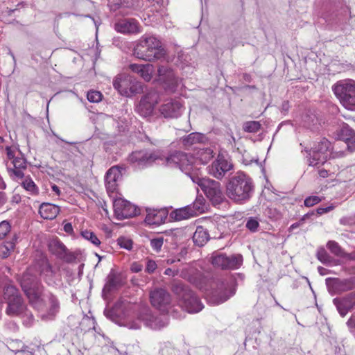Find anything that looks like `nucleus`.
<instances>
[{
    "label": "nucleus",
    "mask_w": 355,
    "mask_h": 355,
    "mask_svg": "<svg viewBox=\"0 0 355 355\" xmlns=\"http://www.w3.org/2000/svg\"><path fill=\"white\" fill-rule=\"evenodd\" d=\"M254 190L252 180L243 173H237L226 186L227 197L236 203L243 204L251 198Z\"/></svg>",
    "instance_id": "nucleus-1"
},
{
    "label": "nucleus",
    "mask_w": 355,
    "mask_h": 355,
    "mask_svg": "<svg viewBox=\"0 0 355 355\" xmlns=\"http://www.w3.org/2000/svg\"><path fill=\"white\" fill-rule=\"evenodd\" d=\"M134 55L140 60L154 62L164 58L166 54L161 42L153 36H143L133 50Z\"/></svg>",
    "instance_id": "nucleus-2"
},
{
    "label": "nucleus",
    "mask_w": 355,
    "mask_h": 355,
    "mask_svg": "<svg viewBox=\"0 0 355 355\" xmlns=\"http://www.w3.org/2000/svg\"><path fill=\"white\" fill-rule=\"evenodd\" d=\"M21 286L31 305L37 310H43L46 306L43 287L30 271L23 274Z\"/></svg>",
    "instance_id": "nucleus-3"
},
{
    "label": "nucleus",
    "mask_w": 355,
    "mask_h": 355,
    "mask_svg": "<svg viewBox=\"0 0 355 355\" xmlns=\"http://www.w3.org/2000/svg\"><path fill=\"white\" fill-rule=\"evenodd\" d=\"M172 291L178 296L180 306L188 313L200 311L203 305L195 293L181 282H175L172 286Z\"/></svg>",
    "instance_id": "nucleus-4"
},
{
    "label": "nucleus",
    "mask_w": 355,
    "mask_h": 355,
    "mask_svg": "<svg viewBox=\"0 0 355 355\" xmlns=\"http://www.w3.org/2000/svg\"><path fill=\"white\" fill-rule=\"evenodd\" d=\"M141 322L153 329H160L166 327L168 321L167 316H154L148 308H144L141 310L137 320L129 322L128 325L131 329H138L141 327Z\"/></svg>",
    "instance_id": "nucleus-5"
},
{
    "label": "nucleus",
    "mask_w": 355,
    "mask_h": 355,
    "mask_svg": "<svg viewBox=\"0 0 355 355\" xmlns=\"http://www.w3.org/2000/svg\"><path fill=\"white\" fill-rule=\"evenodd\" d=\"M334 92L340 103L347 110H355V81L343 80L334 87Z\"/></svg>",
    "instance_id": "nucleus-6"
},
{
    "label": "nucleus",
    "mask_w": 355,
    "mask_h": 355,
    "mask_svg": "<svg viewBox=\"0 0 355 355\" xmlns=\"http://www.w3.org/2000/svg\"><path fill=\"white\" fill-rule=\"evenodd\" d=\"M3 299L6 300L8 306L6 311L10 316H17L23 314L26 306L17 289L13 286H7L3 289Z\"/></svg>",
    "instance_id": "nucleus-7"
},
{
    "label": "nucleus",
    "mask_w": 355,
    "mask_h": 355,
    "mask_svg": "<svg viewBox=\"0 0 355 355\" xmlns=\"http://www.w3.org/2000/svg\"><path fill=\"white\" fill-rule=\"evenodd\" d=\"M193 182L198 184L206 196L214 205H219L225 199L221 185L219 182L209 178H192Z\"/></svg>",
    "instance_id": "nucleus-8"
},
{
    "label": "nucleus",
    "mask_w": 355,
    "mask_h": 355,
    "mask_svg": "<svg viewBox=\"0 0 355 355\" xmlns=\"http://www.w3.org/2000/svg\"><path fill=\"white\" fill-rule=\"evenodd\" d=\"M331 150V142L325 138L314 144L313 147L309 150L307 157L309 164L310 166H318L326 162Z\"/></svg>",
    "instance_id": "nucleus-9"
},
{
    "label": "nucleus",
    "mask_w": 355,
    "mask_h": 355,
    "mask_svg": "<svg viewBox=\"0 0 355 355\" xmlns=\"http://www.w3.org/2000/svg\"><path fill=\"white\" fill-rule=\"evenodd\" d=\"M235 293V282L232 277L221 278L215 282L213 297L217 304L225 302Z\"/></svg>",
    "instance_id": "nucleus-10"
},
{
    "label": "nucleus",
    "mask_w": 355,
    "mask_h": 355,
    "mask_svg": "<svg viewBox=\"0 0 355 355\" xmlns=\"http://www.w3.org/2000/svg\"><path fill=\"white\" fill-rule=\"evenodd\" d=\"M166 164L171 167H178L182 172L189 174L196 164L195 157L182 152H175L166 159Z\"/></svg>",
    "instance_id": "nucleus-11"
},
{
    "label": "nucleus",
    "mask_w": 355,
    "mask_h": 355,
    "mask_svg": "<svg viewBox=\"0 0 355 355\" xmlns=\"http://www.w3.org/2000/svg\"><path fill=\"white\" fill-rule=\"evenodd\" d=\"M211 262L216 268L234 270L242 265L243 257L239 254L227 257L223 254L215 252L211 257Z\"/></svg>",
    "instance_id": "nucleus-12"
},
{
    "label": "nucleus",
    "mask_w": 355,
    "mask_h": 355,
    "mask_svg": "<svg viewBox=\"0 0 355 355\" xmlns=\"http://www.w3.org/2000/svg\"><path fill=\"white\" fill-rule=\"evenodd\" d=\"M152 306L162 313H168L171 308V296L165 289L156 288L150 292Z\"/></svg>",
    "instance_id": "nucleus-13"
},
{
    "label": "nucleus",
    "mask_w": 355,
    "mask_h": 355,
    "mask_svg": "<svg viewBox=\"0 0 355 355\" xmlns=\"http://www.w3.org/2000/svg\"><path fill=\"white\" fill-rule=\"evenodd\" d=\"M159 101V94L155 90H151L142 97L136 110L143 117L150 116Z\"/></svg>",
    "instance_id": "nucleus-14"
},
{
    "label": "nucleus",
    "mask_w": 355,
    "mask_h": 355,
    "mask_svg": "<svg viewBox=\"0 0 355 355\" xmlns=\"http://www.w3.org/2000/svg\"><path fill=\"white\" fill-rule=\"evenodd\" d=\"M113 207L114 215L119 220L133 217L139 213L135 205L123 198L115 199Z\"/></svg>",
    "instance_id": "nucleus-15"
},
{
    "label": "nucleus",
    "mask_w": 355,
    "mask_h": 355,
    "mask_svg": "<svg viewBox=\"0 0 355 355\" xmlns=\"http://www.w3.org/2000/svg\"><path fill=\"white\" fill-rule=\"evenodd\" d=\"M208 173L216 179H222L225 173L233 168L232 162L223 156H218L217 159L207 166Z\"/></svg>",
    "instance_id": "nucleus-16"
},
{
    "label": "nucleus",
    "mask_w": 355,
    "mask_h": 355,
    "mask_svg": "<svg viewBox=\"0 0 355 355\" xmlns=\"http://www.w3.org/2000/svg\"><path fill=\"white\" fill-rule=\"evenodd\" d=\"M159 158L155 153L147 150L133 152L128 157L130 163L139 168L148 166Z\"/></svg>",
    "instance_id": "nucleus-17"
},
{
    "label": "nucleus",
    "mask_w": 355,
    "mask_h": 355,
    "mask_svg": "<svg viewBox=\"0 0 355 355\" xmlns=\"http://www.w3.org/2000/svg\"><path fill=\"white\" fill-rule=\"evenodd\" d=\"M182 104L180 100L169 99L160 106L159 112L165 118H178L182 114Z\"/></svg>",
    "instance_id": "nucleus-18"
},
{
    "label": "nucleus",
    "mask_w": 355,
    "mask_h": 355,
    "mask_svg": "<svg viewBox=\"0 0 355 355\" xmlns=\"http://www.w3.org/2000/svg\"><path fill=\"white\" fill-rule=\"evenodd\" d=\"M157 80L169 89L178 85V80L170 67L159 65L157 68Z\"/></svg>",
    "instance_id": "nucleus-19"
},
{
    "label": "nucleus",
    "mask_w": 355,
    "mask_h": 355,
    "mask_svg": "<svg viewBox=\"0 0 355 355\" xmlns=\"http://www.w3.org/2000/svg\"><path fill=\"white\" fill-rule=\"evenodd\" d=\"M130 77L125 73L117 75L113 80V86L121 95L129 96L135 90L130 86Z\"/></svg>",
    "instance_id": "nucleus-20"
},
{
    "label": "nucleus",
    "mask_w": 355,
    "mask_h": 355,
    "mask_svg": "<svg viewBox=\"0 0 355 355\" xmlns=\"http://www.w3.org/2000/svg\"><path fill=\"white\" fill-rule=\"evenodd\" d=\"M121 177V172L119 166H112L108 170L105 175V187L107 192L113 193L116 191L118 182Z\"/></svg>",
    "instance_id": "nucleus-21"
},
{
    "label": "nucleus",
    "mask_w": 355,
    "mask_h": 355,
    "mask_svg": "<svg viewBox=\"0 0 355 355\" xmlns=\"http://www.w3.org/2000/svg\"><path fill=\"white\" fill-rule=\"evenodd\" d=\"M35 268L40 272V275L44 277L46 281L51 279L55 273L46 256L42 253H40L39 257L36 259Z\"/></svg>",
    "instance_id": "nucleus-22"
},
{
    "label": "nucleus",
    "mask_w": 355,
    "mask_h": 355,
    "mask_svg": "<svg viewBox=\"0 0 355 355\" xmlns=\"http://www.w3.org/2000/svg\"><path fill=\"white\" fill-rule=\"evenodd\" d=\"M116 31L122 33L135 34L141 32L139 23L135 19H125L115 24Z\"/></svg>",
    "instance_id": "nucleus-23"
},
{
    "label": "nucleus",
    "mask_w": 355,
    "mask_h": 355,
    "mask_svg": "<svg viewBox=\"0 0 355 355\" xmlns=\"http://www.w3.org/2000/svg\"><path fill=\"white\" fill-rule=\"evenodd\" d=\"M334 303L336 306L339 313L345 316L349 311L355 306V293H350L342 299H334Z\"/></svg>",
    "instance_id": "nucleus-24"
},
{
    "label": "nucleus",
    "mask_w": 355,
    "mask_h": 355,
    "mask_svg": "<svg viewBox=\"0 0 355 355\" xmlns=\"http://www.w3.org/2000/svg\"><path fill=\"white\" fill-rule=\"evenodd\" d=\"M338 137L346 144L347 151L352 153L355 150V132L349 125H343L339 130Z\"/></svg>",
    "instance_id": "nucleus-25"
},
{
    "label": "nucleus",
    "mask_w": 355,
    "mask_h": 355,
    "mask_svg": "<svg viewBox=\"0 0 355 355\" xmlns=\"http://www.w3.org/2000/svg\"><path fill=\"white\" fill-rule=\"evenodd\" d=\"M128 68L132 72L139 75L140 77L146 82H149L153 78V73L154 72V67L153 64H130Z\"/></svg>",
    "instance_id": "nucleus-26"
},
{
    "label": "nucleus",
    "mask_w": 355,
    "mask_h": 355,
    "mask_svg": "<svg viewBox=\"0 0 355 355\" xmlns=\"http://www.w3.org/2000/svg\"><path fill=\"white\" fill-rule=\"evenodd\" d=\"M60 212V207L51 203H42L39 209L42 218L46 220L54 219Z\"/></svg>",
    "instance_id": "nucleus-27"
},
{
    "label": "nucleus",
    "mask_w": 355,
    "mask_h": 355,
    "mask_svg": "<svg viewBox=\"0 0 355 355\" xmlns=\"http://www.w3.org/2000/svg\"><path fill=\"white\" fill-rule=\"evenodd\" d=\"M49 248L50 251L55 254L58 258L63 259L67 262H71L76 259L75 255L73 253L69 252L65 245H49Z\"/></svg>",
    "instance_id": "nucleus-28"
},
{
    "label": "nucleus",
    "mask_w": 355,
    "mask_h": 355,
    "mask_svg": "<svg viewBox=\"0 0 355 355\" xmlns=\"http://www.w3.org/2000/svg\"><path fill=\"white\" fill-rule=\"evenodd\" d=\"M182 234V230L180 229H177L171 231L169 233H166L165 235L158 236L156 238L149 239L150 244H163L164 242L166 243H173L176 242L175 240H173L175 237H178Z\"/></svg>",
    "instance_id": "nucleus-29"
},
{
    "label": "nucleus",
    "mask_w": 355,
    "mask_h": 355,
    "mask_svg": "<svg viewBox=\"0 0 355 355\" xmlns=\"http://www.w3.org/2000/svg\"><path fill=\"white\" fill-rule=\"evenodd\" d=\"M166 217L164 211L153 210L148 212L145 221L149 225H159Z\"/></svg>",
    "instance_id": "nucleus-30"
},
{
    "label": "nucleus",
    "mask_w": 355,
    "mask_h": 355,
    "mask_svg": "<svg viewBox=\"0 0 355 355\" xmlns=\"http://www.w3.org/2000/svg\"><path fill=\"white\" fill-rule=\"evenodd\" d=\"M196 164H205L214 157V152L210 148L200 149L195 153Z\"/></svg>",
    "instance_id": "nucleus-31"
},
{
    "label": "nucleus",
    "mask_w": 355,
    "mask_h": 355,
    "mask_svg": "<svg viewBox=\"0 0 355 355\" xmlns=\"http://www.w3.org/2000/svg\"><path fill=\"white\" fill-rule=\"evenodd\" d=\"M193 216V211L189 205L178 209L171 213V217L175 220H185Z\"/></svg>",
    "instance_id": "nucleus-32"
},
{
    "label": "nucleus",
    "mask_w": 355,
    "mask_h": 355,
    "mask_svg": "<svg viewBox=\"0 0 355 355\" xmlns=\"http://www.w3.org/2000/svg\"><path fill=\"white\" fill-rule=\"evenodd\" d=\"M209 239V234L206 229L201 226L197 227L193 235V241L195 244H203Z\"/></svg>",
    "instance_id": "nucleus-33"
},
{
    "label": "nucleus",
    "mask_w": 355,
    "mask_h": 355,
    "mask_svg": "<svg viewBox=\"0 0 355 355\" xmlns=\"http://www.w3.org/2000/svg\"><path fill=\"white\" fill-rule=\"evenodd\" d=\"M205 137L199 132H192L182 139V143L185 146H190L196 144L203 142Z\"/></svg>",
    "instance_id": "nucleus-34"
},
{
    "label": "nucleus",
    "mask_w": 355,
    "mask_h": 355,
    "mask_svg": "<svg viewBox=\"0 0 355 355\" xmlns=\"http://www.w3.org/2000/svg\"><path fill=\"white\" fill-rule=\"evenodd\" d=\"M261 124L258 121H247L243 125V129L247 132H257L259 130Z\"/></svg>",
    "instance_id": "nucleus-35"
},
{
    "label": "nucleus",
    "mask_w": 355,
    "mask_h": 355,
    "mask_svg": "<svg viewBox=\"0 0 355 355\" xmlns=\"http://www.w3.org/2000/svg\"><path fill=\"white\" fill-rule=\"evenodd\" d=\"M80 234L85 240L91 242L92 244H101V241L92 232L85 230H83Z\"/></svg>",
    "instance_id": "nucleus-36"
},
{
    "label": "nucleus",
    "mask_w": 355,
    "mask_h": 355,
    "mask_svg": "<svg viewBox=\"0 0 355 355\" xmlns=\"http://www.w3.org/2000/svg\"><path fill=\"white\" fill-rule=\"evenodd\" d=\"M193 211V216L204 212L205 204L202 200H196L192 205H189Z\"/></svg>",
    "instance_id": "nucleus-37"
},
{
    "label": "nucleus",
    "mask_w": 355,
    "mask_h": 355,
    "mask_svg": "<svg viewBox=\"0 0 355 355\" xmlns=\"http://www.w3.org/2000/svg\"><path fill=\"white\" fill-rule=\"evenodd\" d=\"M10 224L7 220H3L0 223V240L4 239L10 231Z\"/></svg>",
    "instance_id": "nucleus-38"
},
{
    "label": "nucleus",
    "mask_w": 355,
    "mask_h": 355,
    "mask_svg": "<svg viewBox=\"0 0 355 355\" xmlns=\"http://www.w3.org/2000/svg\"><path fill=\"white\" fill-rule=\"evenodd\" d=\"M49 303H50V312L51 315H54L59 309V303L56 299V297L50 294L49 296H47Z\"/></svg>",
    "instance_id": "nucleus-39"
},
{
    "label": "nucleus",
    "mask_w": 355,
    "mask_h": 355,
    "mask_svg": "<svg viewBox=\"0 0 355 355\" xmlns=\"http://www.w3.org/2000/svg\"><path fill=\"white\" fill-rule=\"evenodd\" d=\"M245 226L250 231L255 232L259 226V222L257 218L250 217L246 222Z\"/></svg>",
    "instance_id": "nucleus-40"
},
{
    "label": "nucleus",
    "mask_w": 355,
    "mask_h": 355,
    "mask_svg": "<svg viewBox=\"0 0 355 355\" xmlns=\"http://www.w3.org/2000/svg\"><path fill=\"white\" fill-rule=\"evenodd\" d=\"M87 100L92 103H98L101 101L102 94L98 91H90L87 92Z\"/></svg>",
    "instance_id": "nucleus-41"
},
{
    "label": "nucleus",
    "mask_w": 355,
    "mask_h": 355,
    "mask_svg": "<svg viewBox=\"0 0 355 355\" xmlns=\"http://www.w3.org/2000/svg\"><path fill=\"white\" fill-rule=\"evenodd\" d=\"M322 199L316 196H311L307 197L304 202V204L306 207H310L314 206L315 205L319 203Z\"/></svg>",
    "instance_id": "nucleus-42"
},
{
    "label": "nucleus",
    "mask_w": 355,
    "mask_h": 355,
    "mask_svg": "<svg viewBox=\"0 0 355 355\" xmlns=\"http://www.w3.org/2000/svg\"><path fill=\"white\" fill-rule=\"evenodd\" d=\"M22 184H23L24 188L26 190L31 191L32 193H36V191H37L36 186H35L34 182L31 179H26L23 182Z\"/></svg>",
    "instance_id": "nucleus-43"
},
{
    "label": "nucleus",
    "mask_w": 355,
    "mask_h": 355,
    "mask_svg": "<svg viewBox=\"0 0 355 355\" xmlns=\"http://www.w3.org/2000/svg\"><path fill=\"white\" fill-rule=\"evenodd\" d=\"M26 348L20 342L12 341L10 343V349L14 352H25Z\"/></svg>",
    "instance_id": "nucleus-44"
},
{
    "label": "nucleus",
    "mask_w": 355,
    "mask_h": 355,
    "mask_svg": "<svg viewBox=\"0 0 355 355\" xmlns=\"http://www.w3.org/2000/svg\"><path fill=\"white\" fill-rule=\"evenodd\" d=\"M12 164H13L14 168L24 169L26 167V161L22 157H16L13 159Z\"/></svg>",
    "instance_id": "nucleus-45"
},
{
    "label": "nucleus",
    "mask_w": 355,
    "mask_h": 355,
    "mask_svg": "<svg viewBox=\"0 0 355 355\" xmlns=\"http://www.w3.org/2000/svg\"><path fill=\"white\" fill-rule=\"evenodd\" d=\"M336 286L341 291H347L352 288L349 281L347 279L338 281L336 282Z\"/></svg>",
    "instance_id": "nucleus-46"
},
{
    "label": "nucleus",
    "mask_w": 355,
    "mask_h": 355,
    "mask_svg": "<svg viewBox=\"0 0 355 355\" xmlns=\"http://www.w3.org/2000/svg\"><path fill=\"white\" fill-rule=\"evenodd\" d=\"M8 171L10 176H14L17 178H22L24 177V173L22 172L21 168H11L10 167H8Z\"/></svg>",
    "instance_id": "nucleus-47"
},
{
    "label": "nucleus",
    "mask_w": 355,
    "mask_h": 355,
    "mask_svg": "<svg viewBox=\"0 0 355 355\" xmlns=\"http://www.w3.org/2000/svg\"><path fill=\"white\" fill-rule=\"evenodd\" d=\"M14 245H10V248H9L7 245H0V257L3 259L8 257Z\"/></svg>",
    "instance_id": "nucleus-48"
},
{
    "label": "nucleus",
    "mask_w": 355,
    "mask_h": 355,
    "mask_svg": "<svg viewBox=\"0 0 355 355\" xmlns=\"http://www.w3.org/2000/svg\"><path fill=\"white\" fill-rule=\"evenodd\" d=\"M329 248L331 252L334 253L338 257H344L345 253L340 247V245H329Z\"/></svg>",
    "instance_id": "nucleus-49"
},
{
    "label": "nucleus",
    "mask_w": 355,
    "mask_h": 355,
    "mask_svg": "<svg viewBox=\"0 0 355 355\" xmlns=\"http://www.w3.org/2000/svg\"><path fill=\"white\" fill-rule=\"evenodd\" d=\"M157 268V264L155 261L153 260H148L146 263V272L148 273H153Z\"/></svg>",
    "instance_id": "nucleus-50"
},
{
    "label": "nucleus",
    "mask_w": 355,
    "mask_h": 355,
    "mask_svg": "<svg viewBox=\"0 0 355 355\" xmlns=\"http://www.w3.org/2000/svg\"><path fill=\"white\" fill-rule=\"evenodd\" d=\"M347 324L350 329V332L355 337V315H352L347 321Z\"/></svg>",
    "instance_id": "nucleus-51"
},
{
    "label": "nucleus",
    "mask_w": 355,
    "mask_h": 355,
    "mask_svg": "<svg viewBox=\"0 0 355 355\" xmlns=\"http://www.w3.org/2000/svg\"><path fill=\"white\" fill-rule=\"evenodd\" d=\"M142 268H143V265L139 262H133L130 266L131 271H132L134 272H139L141 271Z\"/></svg>",
    "instance_id": "nucleus-52"
},
{
    "label": "nucleus",
    "mask_w": 355,
    "mask_h": 355,
    "mask_svg": "<svg viewBox=\"0 0 355 355\" xmlns=\"http://www.w3.org/2000/svg\"><path fill=\"white\" fill-rule=\"evenodd\" d=\"M334 209V206L330 205L327 207H319L316 209V212L318 215H322L323 214L327 213Z\"/></svg>",
    "instance_id": "nucleus-53"
},
{
    "label": "nucleus",
    "mask_w": 355,
    "mask_h": 355,
    "mask_svg": "<svg viewBox=\"0 0 355 355\" xmlns=\"http://www.w3.org/2000/svg\"><path fill=\"white\" fill-rule=\"evenodd\" d=\"M133 241L129 238H127L125 236H120L117 239V244H132Z\"/></svg>",
    "instance_id": "nucleus-54"
},
{
    "label": "nucleus",
    "mask_w": 355,
    "mask_h": 355,
    "mask_svg": "<svg viewBox=\"0 0 355 355\" xmlns=\"http://www.w3.org/2000/svg\"><path fill=\"white\" fill-rule=\"evenodd\" d=\"M330 155L333 158L342 157L345 155V151L335 150L330 153Z\"/></svg>",
    "instance_id": "nucleus-55"
},
{
    "label": "nucleus",
    "mask_w": 355,
    "mask_h": 355,
    "mask_svg": "<svg viewBox=\"0 0 355 355\" xmlns=\"http://www.w3.org/2000/svg\"><path fill=\"white\" fill-rule=\"evenodd\" d=\"M318 257L322 262H324V261H327V254H326L325 252H324V250L322 249H320L318 252Z\"/></svg>",
    "instance_id": "nucleus-56"
},
{
    "label": "nucleus",
    "mask_w": 355,
    "mask_h": 355,
    "mask_svg": "<svg viewBox=\"0 0 355 355\" xmlns=\"http://www.w3.org/2000/svg\"><path fill=\"white\" fill-rule=\"evenodd\" d=\"M64 230L68 234H71L73 232V227L71 223H66L64 224Z\"/></svg>",
    "instance_id": "nucleus-57"
},
{
    "label": "nucleus",
    "mask_w": 355,
    "mask_h": 355,
    "mask_svg": "<svg viewBox=\"0 0 355 355\" xmlns=\"http://www.w3.org/2000/svg\"><path fill=\"white\" fill-rule=\"evenodd\" d=\"M6 150L7 156H8V159L13 160V159H14V154H13V152L11 150V148L10 147H6Z\"/></svg>",
    "instance_id": "nucleus-58"
},
{
    "label": "nucleus",
    "mask_w": 355,
    "mask_h": 355,
    "mask_svg": "<svg viewBox=\"0 0 355 355\" xmlns=\"http://www.w3.org/2000/svg\"><path fill=\"white\" fill-rule=\"evenodd\" d=\"M319 175L322 178H327L328 176V172L327 170L322 169L319 171Z\"/></svg>",
    "instance_id": "nucleus-59"
},
{
    "label": "nucleus",
    "mask_w": 355,
    "mask_h": 355,
    "mask_svg": "<svg viewBox=\"0 0 355 355\" xmlns=\"http://www.w3.org/2000/svg\"><path fill=\"white\" fill-rule=\"evenodd\" d=\"M51 189L53 191H54L58 196L60 194V190L58 186L55 184L52 185Z\"/></svg>",
    "instance_id": "nucleus-60"
},
{
    "label": "nucleus",
    "mask_w": 355,
    "mask_h": 355,
    "mask_svg": "<svg viewBox=\"0 0 355 355\" xmlns=\"http://www.w3.org/2000/svg\"><path fill=\"white\" fill-rule=\"evenodd\" d=\"M313 215H314V211H311L310 213H308V214H306L303 216V217L302 218V220L304 221L307 218H309L310 216H313Z\"/></svg>",
    "instance_id": "nucleus-61"
},
{
    "label": "nucleus",
    "mask_w": 355,
    "mask_h": 355,
    "mask_svg": "<svg viewBox=\"0 0 355 355\" xmlns=\"http://www.w3.org/2000/svg\"><path fill=\"white\" fill-rule=\"evenodd\" d=\"M164 274L165 275H174V273L173 272V270L171 269V268H167L165 270V272H164Z\"/></svg>",
    "instance_id": "nucleus-62"
},
{
    "label": "nucleus",
    "mask_w": 355,
    "mask_h": 355,
    "mask_svg": "<svg viewBox=\"0 0 355 355\" xmlns=\"http://www.w3.org/2000/svg\"><path fill=\"white\" fill-rule=\"evenodd\" d=\"M121 248H123L129 251L132 250V245H120Z\"/></svg>",
    "instance_id": "nucleus-63"
},
{
    "label": "nucleus",
    "mask_w": 355,
    "mask_h": 355,
    "mask_svg": "<svg viewBox=\"0 0 355 355\" xmlns=\"http://www.w3.org/2000/svg\"><path fill=\"white\" fill-rule=\"evenodd\" d=\"M155 252H159L161 250L162 245H153Z\"/></svg>",
    "instance_id": "nucleus-64"
}]
</instances>
